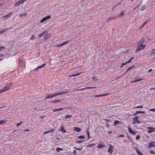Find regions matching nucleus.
I'll use <instances>...</instances> for the list:
<instances>
[{
  "label": "nucleus",
  "mask_w": 155,
  "mask_h": 155,
  "mask_svg": "<svg viewBox=\"0 0 155 155\" xmlns=\"http://www.w3.org/2000/svg\"><path fill=\"white\" fill-rule=\"evenodd\" d=\"M68 93L67 91H65L64 92H58L56 93H54L52 94H48L47 95L45 98V100H46L48 98H52L53 97L56 96L57 95H58L61 94H63L67 93Z\"/></svg>",
  "instance_id": "f257e3e1"
},
{
  "label": "nucleus",
  "mask_w": 155,
  "mask_h": 155,
  "mask_svg": "<svg viewBox=\"0 0 155 155\" xmlns=\"http://www.w3.org/2000/svg\"><path fill=\"white\" fill-rule=\"evenodd\" d=\"M12 85V83H11L7 84L6 86H4L2 89L4 92L5 91L11 89Z\"/></svg>",
  "instance_id": "f03ea898"
},
{
  "label": "nucleus",
  "mask_w": 155,
  "mask_h": 155,
  "mask_svg": "<svg viewBox=\"0 0 155 155\" xmlns=\"http://www.w3.org/2000/svg\"><path fill=\"white\" fill-rule=\"evenodd\" d=\"M145 45H137V49L135 51V53H137L140 50L143 49L145 48Z\"/></svg>",
  "instance_id": "7ed1b4c3"
},
{
  "label": "nucleus",
  "mask_w": 155,
  "mask_h": 155,
  "mask_svg": "<svg viewBox=\"0 0 155 155\" xmlns=\"http://www.w3.org/2000/svg\"><path fill=\"white\" fill-rule=\"evenodd\" d=\"M51 18V16L50 15H47L45 17H44L40 21V22L41 23H43L44 21L47 20H48L50 19Z\"/></svg>",
  "instance_id": "20e7f679"
},
{
  "label": "nucleus",
  "mask_w": 155,
  "mask_h": 155,
  "mask_svg": "<svg viewBox=\"0 0 155 155\" xmlns=\"http://www.w3.org/2000/svg\"><path fill=\"white\" fill-rule=\"evenodd\" d=\"M138 118L139 117L138 116H136L133 118V123L134 124L136 123L140 124L141 123L140 121L138 120Z\"/></svg>",
  "instance_id": "39448f33"
},
{
  "label": "nucleus",
  "mask_w": 155,
  "mask_h": 155,
  "mask_svg": "<svg viewBox=\"0 0 155 155\" xmlns=\"http://www.w3.org/2000/svg\"><path fill=\"white\" fill-rule=\"evenodd\" d=\"M114 148V147L113 146L111 145H110L107 151L108 152L111 154L113 152Z\"/></svg>",
  "instance_id": "423d86ee"
},
{
  "label": "nucleus",
  "mask_w": 155,
  "mask_h": 155,
  "mask_svg": "<svg viewBox=\"0 0 155 155\" xmlns=\"http://www.w3.org/2000/svg\"><path fill=\"white\" fill-rule=\"evenodd\" d=\"M23 2L21 0H20V1L17 2L15 4L14 6L15 7H17L18 6H19L22 3H23Z\"/></svg>",
  "instance_id": "0eeeda50"
},
{
  "label": "nucleus",
  "mask_w": 155,
  "mask_h": 155,
  "mask_svg": "<svg viewBox=\"0 0 155 155\" xmlns=\"http://www.w3.org/2000/svg\"><path fill=\"white\" fill-rule=\"evenodd\" d=\"M69 42V41H64L60 45H57L56 46V47H58L60 46H64L66 45V44H67V43H68Z\"/></svg>",
  "instance_id": "6e6552de"
},
{
  "label": "nucleus",
  "mask_w": 155,
  "mask_h": 155,
  "mask_svg": "<svg viewBox=\"0 0 155 155\" xmlns=\"http://www.w3.org/2000/svg\"><path fill=\"white\" fill-rule=\"evenodd\" d=\"M149 130L148 131V133H152L155 130V128L153 127H149L148 128Z\"/></svg>",
  "instance_id": "1a4fd4ad"
},
{
  "label": "nucleus",
  "mask_w": 155,
  "mask_h": 155,
  "mask_svg": "<svg viewBox=\"0 0 155 155\" xmlns=\"http://www.w3.org/2000/svg\"><path fill=\"white\" fill-rule=\"evenodd\" d=\"M44 37L45 40L46 41L47 39L50 38L51 35L49 34H45Z\"/></svg>",
  "instance_id": "9d476101"
},
{
  "label": "nucleus",
  "mask_w": 155,
  "mask_h": 155,
  "mask_svg": "<svg viewBox=\"0 0 155 155\" xmlns=\"http://www.w3.org/2000/svg\"><path fill=\"white\" fill-rule=\"evenodd\" d=\"M143 78H140L139 77H136L134 78L135 80L134 81H132L131 82H137L140 81L141 80H143Z\"/></svg>",
  "instance_id": "9b49d317"
},
{
  "label": "nucleus",
  "mask_w": 155,
  "mask_h": 155,
  "mask_svg": "<svg viewBox=\"0 0 155 155\" xmlns=\"http://www.w3.org/2000/svg\"><path fill=\"white\" fill-rule=\"evenodd\" d=\"M145 114V112L144 111H136L134 114H133V116H135L137 114Z\"/></svg>",
  "instance_id": "f8f14e48"
},
{
  "label": "nucleus",
  "mask_w": 155,
  "mask_h": 155,
  "mask_svg": "<svg viewBox=\"0 0 155 155\" xmlns=\"http://www.w3.org/2000/svg\"><path fill=\"white\" fill-rule=\"evenodd\" d=\"M11 29L10 28H5L4 29H3L2 30L0 31V34H2L5 32L7 31L8 30H9Z\"/></svg>",
  "instance_id": "ddd939ff"
},
{
  "label": "nucleus",
  "mask_w": 155,
  "mask_h": 155,
  "mask_svg": "<svg viewBox=\"0 0 155 155\" xmlns=\"http://www.w3.org/2000/svg\"><path fill=\"white\" fill-rule=\"evenodd\" d=\"M108 94H109L108 93L105 94H99L98 95H95L94 96L95 97H101L104 96H105L106 95H108Z\"/></svg>",
  "instance_id": "4468645a"
},
{
  "label": "nucleus",
  "mask_w": 155,
  "mask_h": 155,
  "mask_svg": "<svg viewBox=\"0 0 155 155\" xmlns=\"http://www.w3.org/2000/svg\"><path fill=\"white\" fill-rule=\"evenodd\" d=\"M128 130L129 132L131 134H135L136 133V132L133 131L132 129L130 127H128Z\"/></svg>",
  "instance_id": "2eb2a0df"
},
{
  "label": "nucleus",
  "mask_w": 155,
  "mask_h": 155,
  "mask_svg": "<svg viewBox=\"0 0 155 155\" xmlns=\"http://www.w3.org/2000/svg\"><path fill=\"white\" fill-rule=\"evenodd\" d=\"M144 41V39L143 38H142L138 43L137 45H142Z\"/></svg>",
  "instance_id": "dca6fc26"
},
{
  "label": "nucleus",
  "mask_w": 155,
  "mask_h": 155,
  "mask_svg": "<svg viewBox=\"0 0 155 155\" xmlns=\"http://www.w3.org/2000/svg\"><path fill=\"white\" fill-rule=\"evenodd\" d=\"M13 12H11L9 13L8 14L2 17V18H4L5 17L8 18L10 17L12 15Z\"/></svg>",
  "instance_id": "f3484780"
},
{
  "label": "nucleus",
  "mask_w": 155,
  "mask_h": 155,
  "mask_svg": "<svg viewBox=\"0 0 155 155\" xmlns=\"http://www.w3.org/2000/svg\"><path fill=\"white\" fill-rule=\"evenodd\" d=\"M73 129H74V130L75 131H77L78 132H79L81 130V129L80 128H79V127H73Z\"/></svg>",
  "instance_id": "a211bd4d"
},
{
  "label": "nucleus",
  "mask_w": 155,
  "mask_h": 155,
  "mask_svg": "<svg viewBox=\"0 0 155 155\" xmlns=\"http://www.w3.org/2000/svg\"><path fill=\"white\" fill-rule=\"evenodd\" d=\"M155 146V145L152 142H150L149 143V145L148 146V148H151L154 147Z\"/></svg>",
  "instance_id": "6ab92c4d"
},
{
  "label": "nucleus",
  "mask_w": 155,
  "mask_h": 155,
  "mask_svg": "<svg viewBox=\"0 0 155 155\" xmlns=\"http://www.w3.org/2000/svg\"><path fill=\"white\" fill-rule=\"evenodd\" d=\"M136 152L138 154V155H143L142 153H141L139 149L136 148Z\"/></svg>",
  "instance_id": "aec40b11"
},
{
  "label": "nucleus",
  "mask_w": 155,
  "mask_h": 155,
  "mask_svg": "<svg viewBox=\"0 0 155 155\" xmlns=\"http://www.w3.org/2000/svg\"><path fill=\"white\" fill-rule=\"evenodd\" d=\"M47 31H45L41 33L40 34L38 35V36L39 38H41L43 35H45V34L47 32Z\"/></svg>",
  "instance_id": "412c9836"
},
{
  "label": "nucleus",
  "mask_w": 155,
  "mask_h": 155,
  "mask_svg": "<svg viewBox=\"0 0 155 155\" xmlns=\"http://www.w3.org/2000/svg\"><path fill=\"white\" fill-rule=\"evenodd\" d=\"M82 73H83L82 72H81V73H77V74H72L71 75H70L69 76H68V77H72L76 76H78V75H80L81 74H82Z\"/></svg>",
  "instance_id": "4be33fe9"
},
{
  "label": "nucleus",
  "mask_w": 155,
  "mask_h": 155,
  "mask_svg": "<svg viewBox=\"0 0 155 155\" xmlns=\"http://www.w3.org/2000/svg\"><path fill=\"white\" fill-rule=\"evenodd\" d=\"M97 147L98 148H102L104 147H105V146L103 144L102 145L100 144H98L97 146Z\"/></svg>",
  "instance_id": "5701e85b"
},
{
  "label": "nucleus",
  "mask_w": 155,
  "mask_h": 155,
  "mask_svg": "<svg viewBox=\"0 0 155 155\" xmlns=\"http://www.w3.org/2000/svg\"><path fill=\"white\" fill-rule=\"evenodd\" d=\"M148 22V21H146L145 22H144L139 28V29H141L146 24V23Z\"/></svg>",
  "instance_id": "b1692460"
},
{
  "label": "nucleus",
  "mask_w": 155,
  "mask_h": 155,
  "mask_svg": "<svg viewBox=\"0 0 155 155\" xmlns=\"http://www.w3.org/2000/svg\"><path fill=\"white\" fill-rule=\"evenodd\" d=\"M46 65V64H43L42 65H41L38 67L37 68H36V69H35V70H37V69L41 68H42L44 66H45Z\"/></svg>",
  "instance_id": "393cba45"
},
{
  "label": "nucleus",
  "mask_w": 155,
  "mask_h": 155,
  "mask_svg": "<svg viewBox=\"0 0 155 155\" xmlns=\"http://www.w3.org/2000/svg\"><path fill=\"white\" fill-rule=\"evenodd\" d=\"M7 122V120H0V124H5Z\"/></svg>",
  "instance_id": "a878e982"
},
{
  "label": "nucleus",
  "mask_w": 155,
  "mask_h": 155,
  "mask_svg": "<svg viewBox=\"0 0 155 155\" xmlns=\"http://www.w3.org/2000/svg\"><path fill=\"white\" fill-rule=\"evenodd\" d=\"M116 17L115 16H113L112 17H110L107 19V21H109L110 20H112L115 18Z\"/></svg>",
  "instance_id": "bb28decb"
},
{
  "label": "nucleus",
  "mask_w": 155,
  "mask_h": 155,
  "mask_svg": "<svg viewBox=\"0 0 155 155\" xmlns=\"http://www.w3.org/2000/svg\"><path fill=\"white\" fill-rule=\"evenodd\" d=\"M134 66H133L132 67H130L129 68H128L127 70L125 72V74H126L130 70V69H132V68H134Z\"/></svg>",
  "instance_id": "cd10ccee"
},
{
  "label": "nucleus",
  "mask_w": 155,
  "mask_h": 155,
  "mask_svg": "<svg viewBox=\"0 0 155 155\" xmlns=\"http://www.w3.org/2000/svg\"><path fill=\"white\" fill-rule=\"evenodd\" d=\"M134 66H133L132 67H130L129 68H128L127 70L125 72V74H126L130 70V69H132V68H134Z\"/></svg>",
  "instance_id": "c85d7f7f"
},
{
  "label": "nucleus",
  "mask_w": 155,
  "mask_h": 155,
  "mask_svg": "<svg viewBox=\"0 0 155 155\" xmlns=\"http://www.w3.org/2000/svg\"><path fill=\"white\" fill-rule=\"evenodd\" d=\"M63 109V108H57L56 109H54L53 111L54 112L57 111L59 110H61Z\"/></svg>",
  "instance_id": "c756f323"
},
{
  "label": "nucleus",
  "mask_w": 155,
  "mask_h": 155,
  "mask_svg": "<svg viewBox=\"0 0 155 155\" xmlns=\"http://www.w3.org/2000/svg\"><path fill=\"white\" fill-rule=\"evenodd\" d=\"M61 130L64 133L66 132V131L65 130L63 126L61 127Z\"/></svg>",
  "instance_id": "7c9ffc66"
},
{
  "label": "nucleus",
  "mask_w": 155,
  "mask_h": 155,
  "mask_svg": "<svg viewBox=\"0 0 155 155\" xmlns=\"http://www.w3.org/2000/svg\"><path fill=\"white\" fill-rule=\"evenodd\" d=\"M63 150V149L62 148H61L59 147H57L56 149V151L57 152H59L60 150V151H62Z\"/></svg>",
  "instance_id": "2f4dec72"
},
{
  "label": "nucleus",
  "mask_w": 155,
  "mask_h": 155,
  "mask_svg": "<svg viewBox=\"0 0 155 155\" xmlns=\"http://www.w3.org/2000/svg\"><path fill=\"white\" fill-rule=\"evenodd\" d=\"M61 102L60 100H58L52 101L51 102L54 103H58V102Z\"/></svg>",
  "instance_id": "473e14b6"
},
{
  "label": "nucleus",
  "mask_w": 155,
  "mask_h": 155,
  "mask_svg": "<svg viewBox=\"0 0 155 155\" xmlns=\"http://www.w3.org/2000/svg\"><path fill=\"white\" fill-rule=\"evenodd\" d=\"M27 15V13H25V14H21L20 15V16H21V17H23V16H26Z\"/></svg>",
  "instance_id": "72a5a7b5"
},
{
  "label": "nucleus",
  "mask_w": 155,
  "mask_h": 155,
  "mask_svg": "<svg viewBox=\"0 0 155 155\" xmlns=\"http://www.w3.org/2000/svg\"><path fill=\"white\" fill-rule=\"evenodd\" d=\"M155 54V49H153L151 51V55H153L154 54Z\"/></svg>",
  "instance_id": "f704fd0d"
},
{
  "label": "nucleus",
  "mask_w": 155,
  "mask_h": 155,
  "mask_svg": "<svg viewBox=\"0 0 155 155\" xmlns=\"http://www.w3.org/2000/svg\"><path fill=\"white\" fill-rule=\"evenodd\" d=\"M78 138L80 139H84L85 138V137L83 135L80 136L78 137Z\"/></svg>",
  "instance_id": "c9c22d12"
},
{
  "label": "nucleus",
  "mask_w": 155,
  "mask_h": 155,
  "mask_svg": "<svg viewBox=\"0 0 155 155\" xmlns=\"http://www.w3.org/2000/svg\"><path fill=\"white\" fill-rule=\"evenodd\" d=\"M72 117V116L71 115H67L65 117V119L66 120H67V119L69 118H70V117Z\"/></svg>",
  "instance_id": "e433bc0d"
},
{
  "label": "nucleus",
  "mask_w": 155,
  "mask_h": 155,
  "mask_svg": "<svg viewBox=\"0 0 155 155\" xmlns=\"http://www.w3.org/2000/svg\"><path fill=\"white\" fill-rule=\"evenodd\" d=\"M94 145V144H91V143H89L88 144H87V147H91L92 146H93V145Z\"/></svg>",
  "instance_id": "4c0bfd02"
},
{
  "label": "nucleus",
  "mask_w": 155,
  "mask_h": 155,
  "mask_svg": "<svg viewBox=\"0 0 155 155\" xmlns=\"http://www.w3.org/2000/svg\"><path fill=\"white\" fill-rule=\"evenodd\" d=\"M120 123V122L117 121V120H116L114 121V124L115 125L117 124H119Z\"/></svg>",
  "instance_id": "58836bf2"
},
{
  "label": "nucleus",
  "mask_w": 155,
  "mask_h": 155,
  "mask_svg": "<svg viewBox=\"0 0 155 155\" xmlns=\"http://www.w3.org/2000/svg\"><path fill=\"white\" fill-rule=\"evenodd\" d=\"M23 123V121H21L20 122L18 123L17 124V126H19L21 124Z\"/></svg>",
  "instance_id": "ea45409f"
},
{
  "label": "nucleus",
  "mask_w": 155,
  "mask_h": 155,
  "mask_svg": "<svg viewBox=\"0 0 155 155\" xmlns=\"http://www.w3.org/2000/svg\"><path fill=\"white\" fill-rule=\"evenodd\" d=\"M145 7H146L145 5H143V6H142V7H141V11L143 10L144 9H145Z\"/></svg>",
  "instance_id": "a19ab883"
},
{
  "label": "nucleus",
  "mask_w": 155,
  "mask_h": 155,
  "mask_svg": "<svg viewBox=\"0 0 155 155\" xmlns=\"http://www.w3.org/2000/svg\"><path fill=\"white\" fill-rule=\"evenodd\" d=\"M35 38V36L34 35H32L31 38L30 39L31 40H33Z\"/></svg>",
  "instance_id": "79ce46f5"
},
{
  "label": "nucleus",
  "mask_w": 155,
  "mask_h": 155,
  "mask_svg": "<svg viewBox=\"0 0 155 155\" xmlns=\"http://www.w3.org/2000/svg\"><path fill=\"white\" fill-rule=\"evenodd\" d=\"M74 148L76 149V150H82V149L83 148V147H81V148H77V147H74Z\"/></svg>",
  "instance_id": "37998d69"
},
{
  "label": "nucleus",
  "mask_w": 155,
  "mask_h": 155,
  "mask_svg": "<svg viewBox=\"0 0 155 155\" xmlns=\"http://www.w3.org/2000/svg\"><path fill=\"white\" fill-rule=\"evenodd\" d=\"M143 108V106L141 105V106H138L137 107H134V108Z\"/></svg>",
  "instance_id": "c03bdc74"
},
{
  "label": "nucleus",
  "mask_w": 155,
  "mask_h": 155,
  "mask_svg": "<svg viewBox=\"0 0 155 155\" xmlns=\"http://www.w3.org/2000/svg\"><path fill=\"white\" fill-rule=\"evenodd\" d=\"M96 87H86V88L87 89H90V88H95Z\"/></svg>",
  "instance_id": "a18cd8bd"
},
{
  "label": "nucleus",
  "mask_w": 155,
  "mask_h": 155,
  "mask_svg": "<svg viewBox=\"0 0 155 155\" xmlns=\"http://www.w3.org/2000/svg\"><path fill=\"white\" fill-rule=\"evenodd\" d=\"M124 12H120V14L119 15L120 16H123L124 15Z\"/></svg>",
  "instance_id": "49530a36"
},
{
  "label": "nucleus",
  "mask_w": 155,
  "mask_h": 155,
  "mask_svg": "<svg viewBox=\"0 0 155 155\" xmlns=\"http://www.w3.org/2000/svg\"><path fill=\"white\" fill-rule=\"evenodd\" d=\"M54 129H51L49 130V133L50 132H52L54 131Z\"/></svg>",
  "instance_id": "de8ad7c7"
},
{
  "label": "nucleus",
  "mask_w": 155,
  "mask_h": 155,
  "mask_svg": "<svg viewBox=\"0 0 155 155\" xmlns=\"http://www.w3.org/2000/svg\"><path fill=\"white\" fill-rule=\"evenodd\" d=\"M140 137L139 135H138L136 137V139L137 140L140 139Z\"/></svg>",
  "instance_id": "09e8293b"
},
{
  "label": "nucleus",
  "mask_w": 155,
  "mask_h": 155,
  "mask_svg": "<svg viewBox=\"0 0 155 155\" xmlns=\"http://www.w3.org/2000/svg\"><path fill=\"white\" fill-rule=\"evenodd\" d=\"M126 63H122V64H121V66H120V68H122L124 66L126 65Z\"/></svg>",
  "instance_id": "8fccbe9b"
},
{
  "label": "nucleus",
  "mask_w": 155,
  "mask_h": 155,
  "mask_svg": "<svg viewBox=\"0 0 155 155\" xmlns=\"http://www.w3.org/2000/svg\"><path fill=\"white\" fill-rule=\"evenodd\" d=\"M83 141V140H78L77 141V143H81Z\"/></svg>",
  "instance_id": "3c124183"
},
{
  "label": "nucleus",
  "mask_w": 155,
  "mask_h": 155,
  "mask_svg": "<svg viewBox=\"0 0 155 155\" xmlns=\"http://www.w3.org/2000/svg\"><path fill=\"white\" fill-rule=\"evenodd\" d=\"M5 48V47L4 46H2L0 47V51L2 50Z\"/></svg>",
  "instance_id": "603ef678"
},
{
  "label": "nucleus",
  "mask_w": 155,
  "mask_h": 155,
  "mask_svg": "<svg viewBox=\"0 0 155 155\" xmlns=\"http://www.w3.org/2000/svg\"><path fill=\"white\" fill-rule=\"evenodd\" d=\"M118 137H124V134H121Z\"/></svg>",
  "instance_id": "864d4df0"
},
{
  "label": "nucleus",
  "mask_w": 155,
  "mask_h": 155,
  "mask_svg": "<svg viewBox=\"0 0 155 155\" xmlns=\"http://www.w3.org/2000/svg\"><path fill=\"white\" fill-rule=\"evenodd\" d=\"M150 111H155V108L153 109H151L150 110Z\"/></svg>",
  "instance_id": "5fc2aeb1"
},
{
  "label": "nucleus",
  "mask_w": 155,
  "mask_h": 155,
  "mask_svg": "<svg viewBox=\"0 0 155 155\" xmlns=\"http://www.w3.org/2000/svg\"><path fill=\"white\" fill-rule=\"evenodd\" d=\"M150 153H151L153 154L154 155H155V152H154L152 150H151L150 151Z\"/></svg>",
  "instance_id": "6e6d98bb"
},
{
  "label": "nucleus",
  "mask_w": 155,
  "mask_h": 155,
  "mask_svg": "<svg viewBox=\"0 0 155 155\" xmlns=\"http://www.w3.org/2000/svg\"><path fill=\"white\" fill-rule=\"evenodd\" d=\"M131 62V60L130 59L129 60V61H127L125 63H126V64H127V63H129Z\"/></svg>",
  "instance_id": "4d7b16f0"
},
{
  "label": "nucleus",
  "mask_w": 155,
  "mask_h": 155,
  "mask_svg": "<svg viewBox=\"0 0 155 155\" xmlns=\"http://www.w3.org/2000/svg\"><path fill=\"white\" fill-rule=\"evenodd\" d=\"M118 5V4H117V5L113 7L112 8V10H113L116 8V7Z\"/></svg>",
  "instance_id": "13d9d810"
},
{
  "label": "nucleus",
  "mask_w": 155,
  "mask_h": 155,
  "mask_svg": "<svg viewBox=\"0 0 155 155\" xmlns=\"http://www.w3.org/2000/svg\"><path fill=\"white\" fill-rule=\"evenodd\" d=\"M92 79L93 80L96 81L97 80V78L96 77H94L92 78Z\"/></svg>",
  "instance_id": "bf43d9fd"
},
{
  "label": "nucleus",
  "mask_w": 155,
  "mask_h": 155,
  "mask_svg": "<svg viewBox=\"0 0 155 155\" xmlns=\"http://www.w3.org/2000/svg\"><path fill=\"white\" fill-rule=\"evenodd\" d=\"M76 150H74L73 153H74V155H76Z\"/></svg>",
  "instance_id": "052dcab7"
},
{
  "label": "nucleus",
  "mask_w": 155,
  "mask_h": 155,
  "mask_svg": "<svg viewBox=\"0 0 155 155\" xmlns=\"http://www.w3.org/2000/svg\"><path fill=\"white\" fill-rule=\"evenodd\" d=\"M49 133V130H48V131H45V132H44V134H45L48 133Z\"/></svg>",
  "instance_id": "680f3d73"
},
{
  "label": "nucleus",
  "mask_w": 155,
  "mask_h": 155,
  "mask_svg": "<svg viewBox=\"0 0 155 155\" xmlns=\"http://www.w3.org/2000/svg\"><path fill=\"white\" fill-rule=\"evenodd\" d=\"M87 135L90 134L89 132V129H88L87 130Z\"/></svg>",
  "instance_id": "e2e57ef3"
},
{
  "label": "nucleus",
  "mask_w": 155,
  "mask_h": 155,
  "mask_svg": "<svg viewBox=\"0 0 155 155\" xmlns=\"http://www.w3.org/2000/svg\"><path fill=\"white\" fill-rule=\"evenodd\" d=\"M3 92L2 89H0V94L2 93H3Z\"/></svg>",
  "instance_id": "0e129e2a"
},
{
  "label": "nucleus",
  "mask_w": 155,
  "mask_h": 155,
  "mask_svg": "<svg viewBox=\"0 0 155 155\" xmlns=\"http://www.w3.org/2000/svg\"><path fill=\"white\" fill-rule=\"evenodd\" d=\"M152 71V69H150V70H149V71H148V72H151Z\"/></svg>",
  "instance_id": "69168bd1"
},
{
  "label": "nucleus",
  "mask_w": 155,
  "mask_h": 155,
  "mask_svg": "<svg viewBox=\"0 0 155 155\" xmlns=\"http://www.w3.org/2000/svg\"><path fill=\"white\" fill-rule=\"evenodd\" d=\"M154 89H155V87L150 88V90H153Z\"/></svg>",
  "instance_id": "338daca9"
},
{
  "label": "nucleus",
  "mask_w": 155,
  "mask_h": 155,
  "mask_svg": "<svg viewBox=\"0 0 155 155\" xmlns=\"http://www.w3.org/2000/svg\"><path fill=\"white\" fill-rule=\"evenodd\" d=\"M87 136H88L87 139L89 140L90 138V134L87 135Z\"/></svg>",
  "instance_id": "774afa93"
}]
</instances>
